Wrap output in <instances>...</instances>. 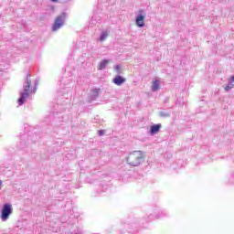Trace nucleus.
<instances>
[{
    "instance_id": "18",
    "label": "nucleus",
    "mask_w": 234,
    "mask_h": 234,
    "mask_svg": "<svg viewBox=\"0 0 234 234\" xmlns=\"http://www.w3.org/2000/svg\"><path fill=\"white\" fill-rule=\"evenodd\" d=\"M105 134V130H99L98 131V136H103Z\"/></svg>"
},
{
    "instance_id": "12",
    "label": "nucleus",
    "mask_w": 234,
    "mask_h": 234,
    "mask_svg": "<svg viewBox=\"0 0 234 234\" xmlns=\"http://www.w3.org/2000/svg\"><path fill=\"white\" fill-rule=\"evenodd\" d=\"M159 116L161 118H169L171 117V110H163L159 112Z\"/></svg>"
},
{
    "instance_id": "4",
    "label": "nucleus",
    "mask_w": 234,
    "mask_h": 234,
    "mask_svg": "<svg viewBox=\"0 0 234 234\" xmlns=\"http://www.w3.org/2000/svg\"><path fill=\"white\" fill-rule=\"evenodd\" d=\"M164 217H169L167 210L155 207L152 209V213L148 216L147 222H151L156 218H164Z\"/></svg>"
},
{
    "instance_id": "25",
    "label": "nucleus",
    "mask_w": 234,
    "mask_h": 234,
    "mask_svg": "<svg viewBox=\"0 0 234 234\" xmlns=\"http://www.w3.org/2000/svg\"><path fill=\"white\" fill-rule=\"evenodd\" d=\"M168 101H169V99H166V100L165 101V103H167Z\"/></svg>"
},
{
    "instance_id": "23",
    "label": "nucleus",
    "mask_w": 234,
    "mask_h": 234,
    "mask_svg": "<svg viewBox=\"0 0 234 234\" xmlns=\"http://www.w3.org/2000/svg\"><path fill=\"white\" fill-rule=\"evenodd\" d=\"M176 103H178L179 105H182V103H184V102H180V100L177 99Z\"/></svg>"
},
{
    "instance_id": "21",
    "label": "nucleus",
    "mask_w": 234,
    "mask_h": 234,
    "mask_svg": "<svg viewBox=\"0 0 234 234\" xmlns=\"http://www.w3.org/2000/svg\"><path fill=\"white\" fill-rule=\"evenodd\" d=\"M228 85H229L230 89H233V87H234L233 82H231L230 80H229V84Z\"/></svg>"
},
{
    "instance_id": "17",
    "label": "nucleus",
    "mask_w": 234,
    "mask_h": 234,
    "mask_svg": "<svg viewBox=\"0 0 234 234\" xmlns=\"http://www.w3.org/2000/svg\"><path fill=\"white\" fill-rule=\"evenodd\" d=\"M16 145L19 149H25L27 147V143L20 141Z\"/></svg>"
},
{
    "instance_id": "24",
    "label": "nucleus",
    "mask_w": 234,
    "mask_h": 234,
    "mask_svg": "<svg viewBox=\"0 0 234 234\" xmlns=\"http://www.w3.org/2000/svg\"><path fill=\"white\" fill-rule=\"evenodd\" d=\"M52 3H58V0H51Z\"/></svg>"
},
{
    "instance_id": "2",
    "label": "nucleus",
    "mask_w": 234,
    "mask_h": 234,
    "mask_svg": "<svg viewBox=\"0 0 234 234\" xmlns=\"http://www.w3.org/2000/svg\"><path fill=\"white\" fill-rule=\"evenodd\" d=\"M145 160V152L144 151H133L126 157V162L128 165L133 167H138L142 165Z\"/></svg>"
},
{
    "instance_id": "3",
    "label": "nucleus",
    "mask_w": 234,
    "mask_h": 234,
    "mask_svg": "<svg viewBox=\"0 0 234 234\" xmlns=\"http://www.w3.org/2000/svg\"><path fill=\"white\" fill-rule=\"evenodd\" d=\"M32 85V80H30V73H27V76L24 82V92L20 94V98L18 99V105H23L25 103V101L28 96H30V93L28 91L30 90V87Z\"/></svg>"
},
{
    "instance_id": "7",
    "label": "nucleus",
    "mask_w": 234,
    "mask_h": 234,
    "mask_svg": "<svg viewBox=\"0 0 234 234\" xmlns=\"http://www.w3.org/2000/svg\"><path fill=\"white\" fill-rule=\"evenodd\" d=\"M147 14L144 11V9L139 10V14L135 18V23L139 28H144L145 27V17Z\"/></svg>"
},
{
    "instance_id": "15",
    "label": "nucleus",
    "mask_w": 234,
    "mask_h": 234,
    "mask_svg": "<svg viewBox=\"0 0 234 234\" xmlns=\"http://www.w3.org/2000/svg\"><path fill=\"white\" fill-rule=\"evenodd\" d=\"M160 89V82L158 80H154L153 85H152V91L156 92Z\"/></svg>"
},
{
    "instance_id": "5",
    "label": "nucleus",
    "mask_w": 234,
    "mask_h": 234,
    "mask_svg": "<svg viewBox=\"0 0 234 234\" xmlns=\"http://www.w3.org/2000/svg\"><path fill=\"white\" fill-rule=\"evenodd\" d=\"M14 213V207H12V204L10 203H5L3 205L2 209H1V215L0 218L2 222H6L8 218H10V215Z\"/></svg>"
},
{
    "instance_id": "1",
    "label": "nucleus",
    "mask_w": 234,
    "mask_h": 234,
    "mask_svg": "<svg viewBox=\"0 0 234 234\" xmlns=\"http://www.w3.org/2000/svg\"><path fill=\"white\" fill-rule=\"evenodd\" d=\"M66 220V221H65ZM62 231L66 234H83L81 225L78 222V218L74 215H70L67 219V215H64L61 218Z\"/></svg>"
},
{
    "instance_id": "8",
    "label": "nucleus",
    "mask_w": 234,
    "mask_h": 234,
    "mask_svg": "<svg viewBox=\"0 0 234 234\" xmlns=\"http://www.w3.org/2000/svg\"><path fill=\"white\" fill-rule=\"evenodd\" d=\"M126 230H122L121 234H138L140 227L136 223L128 224L125 226Z\"/></svg>"
},
{
    "instance_id": "6",
    "label": "nucleus",
    "mask_w": 234,
    "mask_h": 234,
    "mask_svg": "<svg viewBox=\"0 0 234 234\" xmlns=\"http://www.w3.org/2000/svg\"><path fill=\"white\" fill-rule=\"evenodd\" d=\"M67 19V13L63 12L59 16H58L53 23V26L51 27L52 32H57V30H59L61 27H63L65 21Z\"/></svg>"
},
{
    "instance_id": "10",
    "label": "nucleus",
    "mask_w": 234,
    "mask_h": 234,
    "mask_svg": "<svg viewBox=\"0 0 234 234\" xmlns=\"http://www.w3.org/2000/svg\"><path fill=\"white\" fill-rule=\"evenodd\" d=\"M125 78L117 75L113 80L112 82L117 85V87H121V85H123V83H125Z\"/></svg>"
},
{
    "instance_id": "9",
    "label": "nucleus",
    "mask_w": 234,
    "mask_h": 234,
    "mask_svg": "<svg viewBox=\"0 0 234 234\" xmlns=\"http://www.w3.org/2000/svg\"><path fill=\"white\" fill-rule=\"evenodd\" d=\"M160 129H162V124L161 123H157V124H154L150 127V135L151 136H154V134H157V133H160Z\"/></svg>"
},
{
    "instance_id": "14",
    "label": "nucleus",
    "mask_w": 234,
    "mask_h": 234,
    "mask_svg": "<svg viewBox=\"0 0 234 234\" xmlns=\"http://www.w3.org/2000/svg\"><path fill=\"white\" fill-rule=\"evenodd\" d=\"M107 65H109V59H103L99 63V70H104V69L107 68Z\"/></svg>"
},
{
    "instance_id": "19",
    "label": "nucleus",
    "mask_w": 234,
    "mask_h": 234,
    "mask_svg": "<svg viewBox=\"0 0 234 234\" xmlns=\"http://www.w3.org/2000/svg\"><path fill=\"white\" fill-rule=\"evenodd\" d=\"M225 90L226 92H229V90H231V86H229V84L225 87Z\"/></svg>"
},
{
    "instance_id": "22",
    "label": "nucleus",
    "mask_w": 234,
    "mask_h": 234,
    "mask_svg": "<svg viewBox=\"0 0 234 234\" xmlns=\"http://www.w3.org/2000/svg\"><path fill=\"white\" fill-rule=\"evenodd\" d=\"M229 81H231L232 83H234V75H232L229 79Z\"/></svg>"
},
{
    "instance_id": "16",
    "label": "nucleus",
    "mask_w": 234,
    "mask_h": 234,
    "mask_svg": "<svg viewBox=\"0 0 234 234\" xmlns=\"http://www.w3.org/2000/svg\"><path fill=\"white\" fill-rule=\"evenodd\" d=\"M39 84V80H35V87L34 89L31 90V94H36L37 90V85Z\"/></svg>"
},
{
    "instance_id": "11",
    "label": "nucleus",
    "mask_w": 234,
    "mask_h": 234,
    "mask_svg": "<svg viewBox=\"0 0 234 234\" xmlns=\"http://www.w3.org/2000/svg\"><path fill=\"white\" fill-rule=\"evenodd\" d=\"M100 95V89H94L90 91V100L92 101H96L98 99V96Z\"/></svg>"
},
{
    "instance_id": "13",
    "label": "nucleus",
    "mask_w": 234,
    "mask_h": 234,
    "mask_svg": "<svg viewBox=\"0 0 234 234\" xmlns=\"http://www.w3.org/2000/svg\"><path fill=\"white\" fill-rule=\"evenodd\" d=\"M110 32L111 30L109 29L102 31L100 36V41H105V39H107V37H109Z\"/></svg>"
},
{
    "instance_id": "20",
    "label": "nucleus",
    "mask_w": 234,
    "mask_h": 234,
    "mask_svg": "<svg viewBox=\"0 0 234 234\" xmlns=\"http://www.w3.org/2000/svg\"><path fill=\"white\" fill-rule=\"evenodd\" d=\"M120 69H121L120 65H116L115 66L116 72H120Z\"/></svg>"
}]
</instances>
